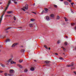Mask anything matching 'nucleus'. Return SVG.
<instances>
[{
	"instance_id": "nucleus-24",
	"label": "nucleus",
	"mask_w": 76,
	"mask_h": 76,
	"mask_svg": "<svg viewBox=\"0 0 76 76\" xmlns=\"http://www.w3.org/2000/svg\"><path fill=\"white\" fill-rule=\"evenodd\" d=\"M75 23H72L71 24V25L72 26H74V25H75Z\"/></svg>"
},
{
	"instance_id": "nucleus-54",
	"label": "nucleus",
	"mask_w": 76,
	"mask_h": 76,
	"mask_svg": "<svg viewBox=\"0 0 76 76\" xmlns=\"http://www.w3.org/2000/svg\"><path fill=\"white\" fill-rule=\"evenodd\" d=\"M20 28H22L21 27H19Z\"/></svg>"
},
{
	"instance_id": "nucleus-52",
	"label": "nucleus",
	"mask_w": 76,
	"mask_h": 76,
	"mask_svg": "<svg viewBox=\"0 0 76 76\" xmlns=\"http://www.w3.org/2000/svg\"><path fill=\"white\" fill-rule=\"evenodd\" d=\"M75 29H76V26L75 27Z\"/></svg>"
},
{
	"instance_id": "nucleus-27",
	"label": "nucleus",
	"mask_w": 76,
	"mask_h": 76,
	"mask_svg": "<svg viewBox=\"0 0 76 76\" xmlns=\"http://www.w3.org/2000/svg\"><path fill=\"white\" fill-rule=\"evenodd\" d=\"M30 20H31V22H33V21H34V19H31Z\"/></svg>"
},
{
	"instance_id": "nucleus-11",
	"label": "nucleus",
	"mask_w": 76,
	"mask_h": 76,
	"mask_svg": "<svg viewBox=\"0 0 76 76\" xmlns=\"http://www.w3.org/2000/svg\"><path fill=\"white\" fill-rule=\"evenodd\" d=\"M12 60V59L11 58V59H9L8 61H7V63H10V62Z\"/></svg>"
},
{
	"instance_id": "nucleus-5",
	"label": "nucleus",
	"mask_w": 76,
	"mask_h": 76,
	"mask_svg": "<svg viewBox=\"0 0 76 76\" xmlns=\"http://www.w3.org/2000/svg\"><path fill=\"white\" fill-rule=\"evenodd\" d=\"M10 64H16V62H15L11 60V61L10 62Z\"/></svg>"
},
{
	"instance_id": "nucleus-23",
	"label": "nucleus",
	"mask_w": 76,
	"mask_h": 76,
	"mask_svg": "<svg viewBox=\"0 0 76 76\" xmlns=\"http://www.w3.org/2000/svg\"><path fill=\"white\" fill-rule=\"evenodd\" d=\"M64 19L65 20V21H66V22H67V21H68V20L67 19V18H65Z\"/></svg>"
},
{
	"instance_id": "nucleus-55",
	"label": "nucleus",
	"mask_w": 76,
	"mask_h": 76,
	"mask_svg": "<svg viewBox=\"0 0 76 76\" xmlns=\"http://www.w3.org/2000/svg\"><path fill=\"white\" fill-rule=\"evenodd\" d=\"M71 69H72V68H71Z\"/></svg>"
},
{
	"instance_id": "nucleus-6",
	"label": "nucleus",
	"mask_w": 76,
	"mask_h": 76,
	"mask_svg": "<svg viewBox=\"0 0 76 76\" xmlns=\"http://www.w3.org/2000/svg\"><path fill=\"white\" fill-rule=\"evenodd\" d=\"M18 45V43H15L13 44L12 46V47H15L16 45Z\"/></svg>"
},
{
	"instance_id": "nucleus-1",
	"label": "nucleus",
	"mask_w": 76,
	"mask_h": 76,
	"mask_svg": "<svg viewBox=\"0 0 76 76\" xmlns=\"http://www.w3.org/2000/svg\"><path fill=\"white\" fill-rule=\"evenodd\" d=\"M12 0V1H14H14H16V0ZM10 4H12V2H11V0H9L8 1L7 6V7H6L5 8V12H6V10H7V8L9 7V5H10Z\"/></svg>"
},
{
	"instance_id": "nucleus-2",
	"label": "nucleus",
	"mask_w": 76,
	"mask_h": 76,
	"mask_svg": "<svg viewBox=\"0 0 76 76\" xmlns=\"http://www.w3.org/2000/svg\"><path fill=\"white\" fill-rule=\"evenodd\" d=\"M28 4H26L25 7H23V8H21V9H22V10H23L24 11H25V10L24 9H25L26 10H27L28 9Z\"/></svg>"
},
{
	"instance_id": "nucleus-36",
	"label": "nucleus",
	"mask_w": 76,
	"mask_h": 76,
	"mask_svg": "<svg viewBox=\"0 0 76 76\" xmlns=\"http://www.w3.org/2000/svg\"><path fill=\"white\" fill-rule=\"evenodd\" d=\"M60 40H58V43H60Z\"/></svg>"
},
{
	"instance_id": "nucleus-38",
	"label": "nucleus",
	"mask_w": 76,
	"mask_h": 76,
	"mask_svg": "<svg viewBox=\"0 0 76 76\" xmlns=\"http://www.w3.org/2000/svg\"><path fill=\"white\" fill-rule=\"evenodd\" d=\"M14 3H15V4H17V2H16V1H14Z\"/></svg>"
},
{
	"instance_id": "nucleus-35",
	"label": "nucleus",
	"mask_w": 76,
	"mask_h": 76,
	"mask_svg": "<svg viewBox=\"0 0 76 76\" xmlns=\"http://www.w3.org/2000/svg\"><path fill=\"white\" fill-rule=\"evenodd\" d=\"M24 50H21V52H24Z\"/></svg>"
},
{
	"instance_id": "nucleus-14",
	"label": "nucleus",
	"mask_w": 76,
	"mask_h": 76,
	"mask_svg": "<svg viewBox=\"0 0 76 76\" xmlns=\"http://www.w3.org/2000/svg\"><path fill=\"white\" fill-rule=\"evenodd\" d=\"M45 13H47V12H48V9H47V8H45Z\"/></svg>"
},
{
	"instance_id": "nucleus-56",
	"label": "nucleus",
	"mask_w": 76,
	"mask_h": 76,
	"mask_svg": "<svg viewBox=\"0 0 76 76\" xmlns=\"http://www.w3.org/2000/svg\"><path fill=\"white\" fill-rule=\"evenodd\" d=\"M74 69H75V67H74Z\"/></svg>"
},
{
	"instance_id": "nucleus-53",
	"label": "nucleus",
	"mask_w": 76,
	"mask_h": 76,
	"mask_svg": "<svg viewBox=\"0 0 76 76\" xmlns=\"http://www.w3.org/2000/svg\"><path fill=\"white\" fill-rule=\"evenodd\" d=\"M71 10H72V9H71Z\"/></svg>"
},
{
	"instance_id": "nucleus-45",
	"label": "nucleus",
	"mask_w": 76,
	"mask_h": 76,
	"mask_svg": "<svg viewBox=\"0 0 76 76\" xmlns=\"http://www.w3.org/2000/svg\"><path fill=\"white\" fill-rule=\"evenodd\" d=\"M33 5H34V6H35V4H33Z\"/></svg>"
},
{
	"instance_id": "nucleus-32",
	"label": "nucleus",
	"mask_w": 76,
	"mask_h": 76,
	"mask_svg": "<svg viewBox=\"0 0 76 76\" xmlns=\"http://www.w3.org/2000/svg\"><path fill=\"white\" fill-rule=\"evenodd\" d=\"M59 59L60 60H63V58H61V57H60V58H59Z\"/></svg>"
},
{
	"instance_id": "nucleus-33",
	"label": "nucleus",
	"mask_w": 76,
	"mask_h": 76,
	"mask_svg": "<svg viewBox=\"0 0 76 76\" xmlns=\"http://www.w3.org/2000/svg\"><path fill=\"white\" fill-rule=\"evenodd\" d=\"M62 48H63V50H65V49L64 48H63V47H61Z\"/></svg>"
},
{
	"instance_id": "nucleus-10",
	"label": "nucleus",
	"mask_w": 76,
	"mask_h": 76,
	"mask_svg": "<svg viewBox=\"0 0 76 76\" xmlns=\"http://www.w3.org/2000/svg\"><path fill=\"white\" fill-rule=\"evenodd\" d=\"M29 26L30 28H32V27H33V24L30 23L29 25Z\"/></svg>"
},
{
	"instance_id": "nucleus-22",
	"label": "nucleus",
	"mask_w": 76,
	"mask_h": 76,
	"mask_svg": "<svg viewBox=\"0 0 76 76\" xmlns=\"http://www.w3.org/2000/svg\"><path fill=\"white\" fill-rule=\"evenodd\" d=\"M50 61H46L45 62V63H46V64H47L48 63H49Z\"/></svg>"
},
{
	"instance_id": "nucleus-15",
	"label": "nucleus",
	"mask_w": 76,
	"mask_h": 76,
	"mask_svg": "<svg viewBox=\"0 0 76 76\" xmlns=\"http://www.w3.org/2000/svg\"><path fill=\"white\" fill-rule=\"evenodd\" d=\"M28 69H25V70H24V72L25 73H27V72H28Z\"/></svg>"
},
{
	"instance_id": "nucleus-26",
	"label": "nucleus",
	"mask_w": 76,
	"mask_h": 76,
	"mask_svg": "<svg viewBox=\"0 0 76 76\" xmlns=\"http://www.w3.org/2000/svg\"><path fill=\"white\" fill-rule=\"evenodd\" d=\"M8 76H12V75L11 74H8Z\"/></svg>"
},
{
	"instance_id": "nucleus-25",
	"label": "nucleus",
	"mask_w": 76,
	"mask_h": 76,
	"mask_svg": "<svg viewBox=\"0 0 76 76\" xmlns=\"http://www.w3.org/2000/svg\"><path fill=\"white\" fill-rule=\"evenodd\" d=\"M1 66H2V67H5V66H4V65L3 64H1Z\"/></svg>"
},
{
	"instance_id": "nucleus-29",
	"label": "nucleus",
	"mask_w": 76,
	"mask_h": 76,
	"mask_svg": "<svg viewBox=\"0 0 76 76\" xmlns=\"http://www.w3.org/2000/svg\"><path fill=\"white\" fill-rule=\"evenodd\" d=\"M14 20H16V17H14Z\"/></svg>"
},
{
	"instance_id": "nucleus-20",
	"label": "nucleus",
	"mask_w": 76,
	"mask_h": 76,
	"mask_svg": "<svg viewBox=\"0 0 76 76\" xmlns=\"http://www.w3.org/2000/svg\"><path fill=\"white\" fill-rule=\"evenodd\" d=\"M44 47H45V48H46V49H47V50H48V48L47 47V46L45 45L44 46Z\"/></svg>"
},
{
	"instance_id": "nucleus-17",
	"label": "nucleus",
	"mask_w": 76,
	"mask_h": 76,
	"mask_svg": "<svg viewBox=\"0 0 76 76\" xmlns=\"http://www.w3.org/2000/svg\"><path fill=\"white\" fill-rule=\"evenodd\" d=\"M10 39H7L6 40L5 42H10Z\"/></svg>"
},
{
	"instance_id": "nucleus-31",
	"label": "nucleus",
	"mask_w": 76,
	"mask_h": 76,
	"mask_svg": "<svg viewBox=\"0 0 76 76\" xmlns=\"http://www.w3.org/2000/svg\"><path fill=\"white\" fill-rule=\"evenodd\" d=\"M74 73L75 74V75H76V71L74 72Z\"/></svg>"
},
{
	"instance_id": "nucleus-28",
	"label": "nucleus",
	"mask_w": 76,
	"mask_h": 76,
	"mask_svg": "<svg viewBox=\"0 0 76 76\" xmlns=\"http://www.w3.org/2000/svg\"><path fill=\"white\" fill-rule=\"evenodd\" d=\"M22 61H23V60H19V62L20 63H22Z\"/></svg>"
},
{
	"instance_id": "nucleus-3",
	"label": "nucleus",
	"mask_w": 76,
	"mask_h": 76,
	"mask_svg": "<svg viewBox=\"0 0 76 76\" xmlns=\"http://www.w3.org/2000/svg\"><path fill=\"white\" fill-rule=\"evenodd\" d=\"M45 19H46V20L47 21H49V20H50V17L48 16H46L44 18Z\"/></svg>"
},
{
	"instance_id": "nucleus-13",
	"label": "nucleus",
	"mask_w": 76,
	"mask_h": 76,
	"mask_svg": "<svg viewBox=\"0 0 76 76\" xmlns=\"http://www.w3.org/2000/svg\"><path fill=\"white\" fill-rule=\"evenodd\" d=\"M64 4L65 5H68V4H69V3L67 1H65L64 2Z\"/></svg>"
},
{
	"instance_id": "nucleus-42",
	"label": "nucleus",
	"mask_w": 76,
	"mask_h": 76,
	"mask_svg": "<svg viewBox=\"0 0 76 76\" xmlns=\"http://www.w3.org/2000/svg\"><path fill=\"white\" fill-rule=\"evenodd\" d=\"M10 29L9 28H8L6 30H8V29Z\"/></svg>"
},
{
	"instance_id": "nucleus-8",
	"label": "nucleus",
	"mask_w": 76,
	"mask_h": 76,
	"mask_svg": "<svg viewBox=\"0 0 76 76\" xmlns=\"http://www.w3.org/2000/svg\"><path fill=\"white\" fill-rule=\"evenodd\" d=\"M74 64L73 63H72L71 65H67V67H71V66H73Z\"/></svg>"
},
{
	"instance_id": "nucleus-30",
	"label": "nucleus",
	"mask_w": 76,
	"mask_h": 76,
	"mask_svg": "<svg viewBox=\"0 0 76 76\" xmlns=\"http://www.w3.org/2000/svg\"><path fill=\"white\" fill-rule=\"evenodd\" d=\"M67 1H68L69 2H72V0H67Z\"/></svg>"
},
{
	"instance_id": "nucleus-40",
	"label": "nucleus",
	"mask_w": 76,
	"mask_h": 76,
	"mask_svg": "<svg viewBox=\"0 0 76 76\" xmlns=\"http://www.w3.org/2000/svg\"><path fill=\"white\" fill-rule=\"evenodd\" d=\"M3 71H0V73H3Z\"/></svg>"
},
{
	"instance_id": "nucleus-18",
	"label": "nucleus",
	"mask_w": 76,
	"mask_h": 76,
	"mask_svg": "<svg viewBox=\"0 0 76 76\" xmlns=\"http://www.w3.org/2000/svg\"><path fill=\"white\" fill-rule=\"evenodd\" d=\"M53 6H54V7H55V8H57V6L55 4H54L53 5Z\"/></svg>"
},
{
	"instance_id": "nucleus-12",
	"label": "nucleus",
	"mask_w": 76,
	"mask_h": 76,
	"mask_svg": "<svg viewBox=\"0 0 76 76\" xmlns=\"http://www.w3.org/2000/svg\"><path fill=\"white\" fill-rule=\"evenodd\" d=\"M50 18H53L54 17V14H51L50 15Z\"/></svg>"
},
{
	"instance_id": "nucleus-51",
	"label": "nucleus",
	"mask_w": 76,
	"mask_h": 76,
	"mask_svg": "<svg viewBox=\"0 0 76 76\" xmlns=\"http://www.w3.org/2000/svg\"><path fill=\"white\" fill-rule=\"evenodd\" d=\"M63 54H64H64H65L64 53H63Z\"/></svg>"
},
{
	"instance_id": "nucleus-7",
	"label": "nucleus",
	"mask_w": 76,
	"mask_h": 76,
	"mask_svg": "<svg viewBox=\"0 0 76 76\" xmlns=\"http://www.w3.org/2000/svg\"><path fill=\"white\" fill-rule=\"evenodd\" d=\"M18 66L20 68H21V69H22L23 68V67L21 65L19 64H17Z\"/></svg>"
},
{
	"instance_id": "nucleus-49",
	"label": "nucleus",
	"mask_w": 76,
	"mask_h": 76,
	"mask_svg": "<svg viewBox=\"0 0 76 76\" xmlns=\"http://www.w3.org/2000/svg\"><path fill=\"white\" fill-rule=\"evenodd\" d=\"M34 60V61H35V62L37 61H36V60Z\"/></svg>"
},
{
	"instance_id": "nucleus-16",
	"label": "nucleus",
	"mask_w": 76,
	"mask_h": 76,
	"mask_svg": "<svg viewBox=\"0 0 76 76\" xmlns=\"http://www.w3.org/2000/svg\"><path fill=\"white\" fill-rule=\"evenodd\" d=\"M56 19L58 20L60 19V16L58 15L57 16Z\"/></svg>"
},
{
	"instance_id": "nucleus-47",
	"label": "nucleus",
	"mask_w": 76,
	"mask_h": 76,
	"mask_svg": "<svg viewBox=\"0 0 76 76\" xmlns=\"http://www.w3.org/2000/svg\"><path fill=\"white\" fill-rule=\"evenodd\" d=\"M43 12H44V11H42V13H41L42 14V13H43Z\"/></svg>"
},
{
	"instance_id": "nucleus-39",
	"label": "nucleus",
	"mask_w": 76,
	"mask_h": 76,
	"mask_svg": "<svg viewBox=\"0 0 76 76\" xmlns=\"http://www.w3.org/2000/svg\"><path fill=\"white\" fill-rule=\"evenodd\" d=\"M64 44L65 45H67V43H66V42H65Z\"/></svg>"
},
{
	"instance_id": "nucleus-44",
	"label": "nucleus",
	"mask_w": 76,
	"mask_h": 76,
	"mask_svg": "<svg viewBox=\"0 0 76 76\" xmlns=\"http://www.w3.org/2000/svg\"><path fill=\"white\" fill-rule=\"evenodd\" d=\"M66 38H68V37H67V36H66Z\"/></svg>"
},
{
	"instance_id": "nucleus-41",
	"label": "nucleus",
	"mask_w": 76,
	"mask_h": 76,
	"mask_svg": "<svg viewBox=\"0 0 76 76\" xmlns=\"http://www.w3.org/2000/svg\"><path fill=\"white\" fill-rule=\"evenodd\" d=\"M32 13H34V14H35V15H37V13H35L34 12H32Z\"/></svg>"
},
{
	"instance_id": "nucleus-34",
	"label": "nucleus",
	"mask_w": 76,
	"mask_h": 76,
	"mask_svg": "<svg viewBox=\"0 0 76 76\" xmlns=\"http://www.w3.org/2000/svg\"><path fill=\"white\" fill-rule=\"evenodd\" d=\"M71 5H73V4H74V3H73V2L71 3Z\"/></svg>"
},
{
	"instance_id": "nucleus-9",
	"label": "nucleus",
	"mask_w": 76,
	"mask_h": 76,
	"mask_svg": "<svg viewBox=\"0 0 76 76\" xmlns=\"http://www.w3.org/2000/svg\"><path fill=\"white\" fill-rule=\"evenodd\" d=\"M35 70V68L34 67H31L30 69V70L31 71H34Z\"/></svg>"
},
{
	"instance_id": "nucleus-37",
	"label": "nucleus",
	"mask_w": 76,
	"mask_h": 76,
	"mask_svg": "<svg viewBox=\"0 0 76 76\" xmlns=\"http://www.w3.org/2000/svg\"><path fill=\"white\" fill-rule=\"evenodd\" d=\"M55 55H56V56H57V55H58V53H55Z\"/></svg>"
},
{
	"instance_id": "nucleus-50",
	"label": "nucleus",
	"mask_w": 76,
	"mask_h": 76,
	"mask_svg": "<svg viewBox=\"0 0 76 76\" xmlns=\"http://www.w3.org/2000/svg\"><path fill=\"white\" fill-rule=\"evenodd\" d=\"M2 4V3L0 2V4Z\"/></svg>"
},
{
	"instance_id": "nucleus-46",
	"label": "nucleus",
	"mask_w": 76,
	"mask_h": 76,
	"mask_svg": "<svg viewBox=\"0 0 76 76\" xmlns=\"http://www.w3.org/2000/svg\"><path fill=\"white\" fill-rule=\"evenodd\" d=\"M71 12L72 13H73V11H72Z\"/></svg>"
},
{
	"instance_id": "nucleus-4",
	"label": "nucleus",
	"mask_w": 76,
	"mask_h": 76,
	"mask_svg": "<svg viewBox=\"0 0 76 76\" xmlns=\"http://www.w3.org/2000/svg\"><path fill=\"white\" fill-rule=\"evenodd\" d=\"M10 73H14L15 71L13 69H10Z\"/></svg>"
},
{
	"instance_id": "nucleus-43",
	"label": "nucleus",
	"mask_w": 76,
	"mask_h": 76,
	"mask_svg": "<svg viewBox=\"0 0 76 76\" xmlns=\"http://www.w3.org/2000/svg\"><path fill=\"white\" fill-rule=\"evenodd\" d=\"M61 1H63V0H60Z\"/></svg>"
},
{
	"instance_id": "nucleus-21",
	"label": "nucleus",
	"mask_w": 76,
	"mask_h": 76,
	"mask_svg": "<svg viewBox=\"0 0 76 76\" xmlns=\"http://www.w3.org/2000/svg\"><path fill=\"white\" fill-rule=\"evenodd\" d=\"M4 76H7L8 75V74H7V73H5L4 74Z\"/></svg>"
},
{
	"instance_id": "nucleus-19",
	"label": "nucleus",
	"mask_w": 76,
	"mask_h": 76,
	"mask_svg": "<svg viewBox=\"0 0 76 76\" xmlns=\"http://www.w3.org/2000/svg\"><path fill=\"white\" fill-rule=\"evenodd\" d=\"M7 13H12V11H7Z\"/></svg>"
},
{
	"instance_id": "nucleus-57",
	"label": "nucleus",
	"mask_w": 76,
	"mask_h": 76,
	"mask_svg": "<svg viewBox=\"0 0 76 76\" xmlns=\"http://www.w3.org/2000/svg\"><path fill=\"white\" fill-rule=\"evenodd\" d=\"M2 9H3V8H2Z\"/></svg>"
},
{
	"instance_id": "nucleus-48",
	"label": "nucleus",
	"mask_w": 76,
	"mask_h": 76,
	"mask_svg": "<svg viewBox=\"0 0 76 76\" xmlns=\"http://www.w3.org/2000/svg\"><path fill=\"white\" fill-rule=\"evenodd\" d=\"M49 50H50V48H49Z\"/></svg>"
}]
</instances>
